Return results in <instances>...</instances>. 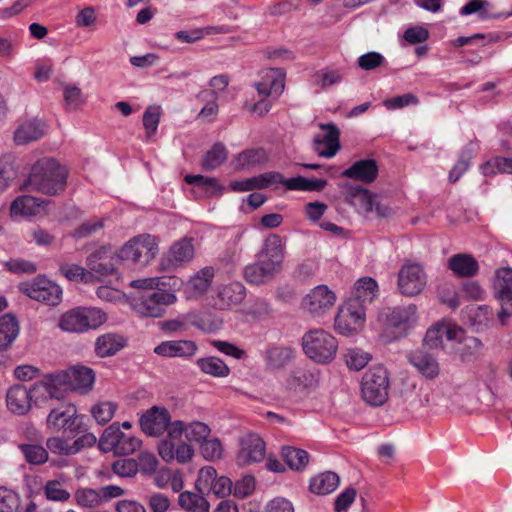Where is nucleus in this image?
<instances>
[{
	"label": "nucleus",
	"mask_w": 512,
	"mask_h": 512,
	"mask_svg": "<svg viewBox=\"0 0 512 512\" xmlns=\"http://www.w3.org/2000/svg\"><path fill=\"white\" fill-rule=\"evenodd\" d=\"M16 159L12 154H5L0 157V190L11 185L17 177Z\"/></svg>",
	"instance_id": "nucleus-41"
},
{
	"label": "nucleus",
	"mask_w": 512,
	"mask_h": 512,
	"mask_svg": "<svg viewBox=\"0 0 512 512\" xmlns=\"http://www.w3.org/2000/svg\"><path fill=\"white\" fill-rule=\"evenodd\" d=\"M130 286L135 291L130 295V304L142 317L160 316V277L132 280Z\"/></svg>",
	"instance_id": "nucleus-3"
},
{
	"label": "nucleus",
	"mask_w": 512,
	"mask_h": 512,
	"mask_svg": "<svg viewBox=\"0 0 512 512\" xmlns=\"http://www.w3.org/2000/svg\"><path fill=\"white\" fill-rule=\"evenodd\" d=\"M378 295V284L371 277H363L358 279L354 284L353 297L349 300H358L366 307Z\"/></svg>",
	"instance_id": "nucleus-30"
},
{
	"label": "nucleus",
	"mask_w": 512,
	"mask_h": 512,
	"mask_svg": "<svg viewBox=\"0 0 512 512\" xmlns=\"http://www.w3.org/2000/svg\"><path fill=\"white\" fill-rule=\"evenodd\" d=\"M385 62V57L381 53L375 51L367 52L357 59L358 66L365 71L381 67Z\"/></svg>",
	"instance_id": "nucleus-63"
},
{
	"label": "nucleus",
	"mask_w": 512,
	"mask_h": 512,
	"mask_svg": "<svg viewBox=\"0 0 512 512\" xmlns=\"http://www.w3.org/2000/svg\"><path fill=\"white\" fill-rule=\"evenodd\" d=\"M45 121L33 118L21 122L14 131L13 140L16 145H26L40 140L47 133Z\"/></svg>",
	"instance_id": "nucleus-21"
},
{
	"label": "nucleus",
	"mask_w": 512,
	"mask_h": 512,
	"mask_svg": "<svg viewBox=\"0 0 512 512\" xmlns=\"http://www.w3.org/2000/svg\"><path fill=\"white\" fill-rule=\"evenodd\" d=\"M213 278L214 268L206 266L189 279L188 288L193 292V294L201 295L208 290Z\"/></svg>",
	"instance_id": "nucleus-38"
},
{
	"label": "nucleus",
	"mask_w": 512,
	"mask_h": 512,
	"mask_svg": "<svg viewBox=\"0 0 512 512\" xmlns=\"http://www.w3.org/2000/svg\"><path fill=\"white\" fill-rule=\"evenodd\" d=\"M185 182L191 185H195L203 189L204 194L207 197L218 196L222 194V186L218 183L216 178L205 177L203 175H186L184 178Z\"/></svg>",
	"instance_id": "nucleus-39"
},
{
	"label": "nucleus",
	"mask_w": 512,
	"mask_h": 512,
	"mask_svg": "<svg viewBox=\"0 0 512 512\" xmlns=\"http://www.w3.org/2000/svg\"><path fill=\"white\" fill-rule=\"evenodd\" d=\"M140 446V439L121 432L116 448L114 450V454L129 455L135 452Z\"/></svg>",
	"instance_id": "nucleus-59"
},
{
	"label": "nucleus",
	"mask_w": 512,
	"mask_h": 512,
	"mask_svg": "<svg viewBox=\"0 0 512 512\" xmlns=\"http://www.w3.org/2000/svg\"><path fill=\"white\" fill-rule=\"evenodd\" d=\"M416 313L417 307L413 304L405 307H395L387 315V326L394 328L398 336H403L416 322Z\"/></svg>",
	"instance_id": "nucleus-23"
},
{
	"label": "nucleus",
	"mask_w": 512,
	"mask_h": 512,
	"mask_svg": "<svg viewBox=\"0 0 512 512\" xmlns=\"http://www.w3.org/2000/svg\"><path fill=\"white\" fill-rule=\"evenodd\" d=\"M202 456L208 461H215L222 457L223 447L219 439L204 440L200 445Z\"/></svg>",
	"instance_id": "nucleus-61"
},
{
	"label": "nucleus",
	"mask_w": 512,
	"mask_h": 512,
	"mask_svg": "<svg viewBox=\"0 0 512 512\" xmlns=\"http://www.w3.org/2000/svg\"><path fill=\"white\" fill-rule=\"evenodd\" d=\"M246 296V289L240 282H231L219 288L216 298V305L219 309L225 310L239 305Z\"/></svg>",
	"instance_id": "nucleus-26"
},
{
	"label": "nucleus",
	"mask_w": 512,
	"mask_h": 512,
	"mask_svg": "<svg viewBox=\"0 0 512 512\" xmlns=\"http://www.w3.org/2000/svg\"><path fill=\"white\" fill-rule=\"evenodd\" d=\"M281 455L292 470L302 471L309 462L308 452L300 448L285 446L282 448Z\"/></svg>",
	"instance_id": "nucleus-34"
},
{
	"label": "nucleus",
	"mask_w": 512,
	"mask_h": 512,
	"mask_svg": "<svg viewBox=\"0 0 512 512\" xmlns=\"http://www.w3.org/2000/svg\"><path fill=\"white\" fill-rule=\"evenodd\" d=\"M493 287L496 298L501 302L498 318L505 324V320L512 315V269L496 270Z\"/></svg>",
	"instance_id": "nucleus-12"
},
{
	"label": "nucleus",
	"mask_w": 512,
	"mask_h": 512,
	"mask_svg": "<svg viewBox=\"0 0 512 512\" xmlns=\"http://www.w3.org/2000/svg\"><path fill=\"white\" fill-rule=\"evenodd\" d=\"M389 377L383 366H375L365 372L361 383L363 399L373 406L382 405L388 398Z\"/></svg>",
	"instance_id": "nucleus-7"
},
{
	"label": "nucleus",
	"mask_w": 512,
	"mask_h": 512,
	"mask_svg": "<svg viewBox=\"0 0 512 512\" xmlns=\"http://www.w3.org/2000/svg\"><path fill=\"white\" fill-rule=\"evenodd\" d=\"M286 73L282 68H268L262 71L261 80L267 82L269 89L274 91V96L278 98L285 88Z\"/></svg>",
	"instance_id": "nucleus-46"
},
{
	"label": "nucleus",
	"mask_w": 512,
	"mask_h": 512,
	"mask_svg": "<svg viewBox=\"0 0 512 512\" xmlns=\"http://www.w3.org/2000/svg\"><path fill=\"white\" fill-rule=\"evenodd\" d=\"M370 354L357 348L349 349L345 354L347 366L353 370L363 369L370 361Z\"/></svg>",
	"instance_id": "nucleus-58"
},
{
	"label": "nucleus",
	"mask_w": 512,
	"mask_h": 512,
	"mask_svg": "<svg viewBox=\"0 0 512 512\" xmlns=\"http://www.w3.org/2000/svg\"><path fill=\"white\" fill-rule=\"evenodd\" d=\"M197 365L200 370L213 377H227L230 374V369L227 364L218 357L210 356L199 358Z\"/></svg>",
	"instance_id": "nucleus-36"
},
{
	"label": "nucleus",
	"mask_w": 512,
	"mask_h": 512,
	"mask_svg": "<svg viewBox=\"0 0 512 512\" xmlns=\"http://www.w3.org/2000/svg\"><path fill=\"white\" fill-rule=\"evenodd\" d=\"M61 275L70 281L88 283L92 280V273L77 264H62L59 267Z\"/></svg>",
	"instance_id": "nucleus-53"
},
{
	"label": "nucleus",
	"mask_w": 512,
	"mask_h": 512,
	"mask_svg": "<svg viewBox=\"0 0 512 512\" xmlns=\"http://www.w3.org/2000/svg\"><path fill=\"white\" fill-rule=\"evenodd\" d=\"M67 178L66 167L54 158L44 157L32 165L24 185L27 190L55 196L66 189Z\"/></svg>",
	"instance_id": "nucleus-1"
},
{
	"label": "nucleus",
	"mask_w": 512,
	"mask_h": 512,
	"mask_svg": "<svg viewBox=\"0 0 512 512\" xmlns=\"http://www.w3.org/2000/svg\"><path fill=\"white\" fill-rule=\"evenodd\" d=\"M302 347L308 358L321 364L331 362L337 353L338 342L330 333L315 329L302 337Z\"/></svg>",
	"instance_id": "nucleus-4"
},
{
	"label": "nucleus",
	"mask_w": 512,
	"mask_h": 512,
	"mask_svg": "<svg viewBox=\"0 0 512 512\" xmlns=\"http://www.w3.org/2000/svg\"><path fill=\"white\" fill-rule=\"evenodd\" d=\"M77 503L83 507H96L101 504L99 490L91 488L78 489L75 493Z\"/></svg>",
	"instance_id": "nucleus-60"
},
{
	"label": "nucleus",
	"mask_w": 512,
	"mask_h": 512,
	"mask_svg": "<svg viewBox=\"0 0 512 512\" xmlns=\"http://www.w3.org/2000/svg\"><path fill=\"white\" fill-rule=\"evenodd\" d=\"M327 185L324 179H307L302 176L287 178L284 187L292 191H321Z\"/></svg>",
	"instance_id": "nucleus-37"
},
{
	"label": "nucleus",
	"mask_w": 512,
	"mask_h": 512,
	"mask_svg": "<svg viewBox=\"0 0 512 512\" xmlns=\"http://www.w3.org/2000/svg\"><path fill=\"white\" fill-rule=\"evenodd\" d=\"M210 427L200 421H193L186 425V438L189 442L202 443L210 435Z\"/></svg>",
	"instance_id": "nucleus-55"
},
{
	"label": "nucleus",
	"mask_w": 512,
	"mask_h": 512,
	"mask_svg": "<svg viewBox=\"0 0 512 512\" xmlns=\"http://www.w3.org/2000/svg\"><path fill=\"white\" fill-rule=\"evenodd\" d=\"M39 396L34 384L30 389L21 384L14 385L6 394L7 407L14 414L24 415L31 409L32 398Z\"/></svg>",
	"instance_id": "nucleus-18"
},
{
	"label": "nucleus",
	"mask_w": 512,
	"mask_h": 512,
	"mask_svg": "<svg viewBox=\"0 0 512 512\" xmlns=\"http://www.w3.org/2000/svg\"><path fill=\"white\" fill-rule=\"evenodd\" d=\"M336 300L335 292L327 285L321 284L304 296L301 307L312 318H320L334 307Z\"/></svg>",
	"instance_id": "nucleus-10"
},
{
	"label": "nucleus",
	"mask_w": 512,
	"mask_h": 512,
	"mask_svg": "<svg viewBox=\"0 0 512 512\" xmlns=\"http://www.w3.org/2000/svg\"><path fill=\"white\" fill-rule=\"evenodd\" d=\"M409 363L426 379L433 380L440 373V365L436 357L423 349L409 353Z\"/></svg>",
	"instance_id": "nucleus-22"
},
{
	"label": "nucleus",
	"mask_w": 512,
	"mask_h": 512,
	"mask_svg": "<svg viewBox=\"0 0 512 512\" xmlns=\"http://www.w3.org/2000/svg\"><path fill=\"white\" fill-rule=\"evenodd\" d=\"M116 407L113 402H100L92 407L91 413L98 424L104 425L113 418Z\"/></svg>",
	"instance_id": "nucleus-56"
},
{
	"label": "nucleus",
	"mask_w": 512,
	"mask_h": 512,
	"mask_svg": "<svg viewBox=\"0 0 512 512\" xmlns=\"http://www.w3.org/2000/svg\"><path fill=\"white\" fill-rule=\"evenodd\" d=\"M184 281L175 275H162V305H170L176 301V292L180 291Z\"/></svg>",
	"instance_id": "nucleus-45"
},
{
	"label": "nucleus",
	"mask_w": 512,
	"mask_h": 512,
	"mask_svg": "<svg viewBox=\"0 0 512 512\" xmlns=\"http://www.w3.org/2000/svg\"><path fill=\"white\" fill-rule=\"evenodd\" d=\"M447 267L459 278H470L479 272L478 261L471 254L466 253L452 255L448 259Z\"/></svg>",
	"instance_id": "nucleus-25"
},
{
	"label": "nucleus",
	"mask_w": 512,
	"mask_h": 512,
	"mask_svg": "<svg viewBox=\"0 0 512 512\" xmlns=\"http://www.w3.org/2000/svg\"><path fill=\"white\" fill-rule=\"evenodd\" d=\"M321 129L325 130L323 135H317L313 141L314 151L320 157L332 158L340 149V132L336 125L321 124Z\"/></svg>",
	"instance_id": "nucleus-19"
},
{
	"label": "nucleus",
	"mask_w": 512,
	"mask_h": 512,
	"mask_svg": "<svg viewBox=\"0 0 512 512\" xmlns=\"http://www.w3.org/2000/svg\"><path fill=\"white\" fill-rule=\"evenodd\" d=\"M18 507V495L10 489L0 487V512H15Z\"/></svg>",
	"instance_id": "nucleus-64"
},
{
	"label": "nucleus",
	"mask_w": 512,
	"mask_h": 512,
	"mask_svg": "<svg viewBox=\"0 0 512 512\" xmlns=\"http://www.w3.org/2000/svg\"><path fill=\"white\" fill-rule=\"evenodd\" d=\"M240 446L236 457L237 464L240 466L258 463L265 458V442L257 434L250 433L244 436L241 439Z\"/></svg>",
	"instance_id": "nucleus-16"
},
{
	"label": "nucleus",
	"mask_w": 512,
	"mask_h": 512,
	"mask_svg": "<svg viewBox=\"0 0 512 512\" xmlns=\"http://www.w3.org/2000/svg\"><path fill=\"white\" fill-rule=\"evenodd\" d=\"M366 307L358 300H347L335 317V330L342 335H350L358 331L365 322Z\"/></svg>",
	"instance_id": "nucleus-8"
},
{
	"label": "nucleus",
	"mask_w": 512,
	"mask_h": 512,
	"mask_svg": "<svg viewBox=\"0 0 512 512\" xmlns=\"http://www.w3.org/2000/svg\"><path fill=\"white\" fill-rule=\"evenodd\" d=\"M196 351V343L190 340L162 342V356L164 357H191Z\"/></svg>",
	"instance_id": "nucleus-33"
},
{
	"label": "nucleus",
	"mask_w": 512,
	"mask_h": 512,
	"mask_svg": "<svg viewBox=\"0 0 512 512\" xmlns=\"http://www.w3.org/2000/svg\"><path fill=\"white\" fill-rule=\"evenodd\" d=\"M227 159V150L222 143H215L210 150L206 152L202 159V167L205 170H214Z\"/></svg>",
	"instance_id": "nucleus-49"
},
{
	"label": "nucleus",
	"mask_w": 512,
	"mask_h": 512,
	"mask_svg": "<svg viewBox=\"0 0 512 512\" xmlns=\"http://www.w3.org/2000/svg\"><path fill=\"white\" fill-rule=\"evenodd\" d=\"M217 479V471L212 466H205L199 470L195 488L200 494L209 491L215 480Z\"/></svg>",
	"instance_id": "nucleus-57"
},
{
	"label": "nucleus",
	"mask_w": 512,
	"mask_h": 512,
	"mask_svg": "<svg viewBox=\"0 0 512 512\" xmlns=\"http://www.w3.org/2000/svg\"><path fill=\"white\" fill-rule=\"evenodd\" d=\"M34 390L41 396L46 393L51 399H63L65 392L71 390L69 369L46 375L43 380L34 384Z\"/></svg>",
	"instance_id": "nucleus-14"
},
{
	"label": "nucleus",
	"mask_w": 512,
	"mask_h": 512,
	"mask_svg": "<svg viewBox=\"0 0 512 512\" xmlns=\"http://www.w3.org/2000/svg\"><path fill=\"white\" fill-rule=\"evenodd\" d=\"M158 254V245L154 237L150 235H139L126 244L116 252L121 261L131 262L140 266L147 265Z\"/></svg>",
	"instance_id": "nucleus-6"
},
{
	"label": "nucleus",
	"mask_w": 512,
	"mask_h": 512,
	"mask_svg": "<svg viewBox=\"0 0 512 512\" xmlns=\"http://www.w3.org/2000/svg\"><path fill=\"white\" fill-rule=\"evenodd\" d=\"M268 154L263 148L248 149L239 153L236 157L237 168H248L267 162Z\"/></svg>",
	"instance_id": "nucleus-43"
},
{
	"label": "nucleus",
	"mask_w": 512,
	"mask_h": 512,
	"mask_svg": "<svg viewBox=\"0 0 512 512\" xmlns=\"http://www.w3.org/2000/svg\"><path fill=\"white\" fill-rule=\"evenodd\" d=\"M263 357L268 369L279 370L294 358V350L287 346H271L265 350Z\"/></svg>",
	"instance_id": "nucleus-28"
},
{
	"label": "nucleus",
	"mask_w": 512,
	"mask_h": 512,
	"mask_svg": "<svg viewBox=\"0 0 512 512\" xmlns=\"http://www.w3.org/2000/svg\"><path fill=\"white\" fill-rule=\"evenodd\" d=\"M284 260V248L278 235L269 236L258 254L257 261L272 274L279 273Z\"/></svg>",
	"instance_id": "nucleus-13"
},
{
	"label": "nucleus",
	"mask_w": 512,
	"mask_h": 512,
	"mask_svg": "<svg viewBox=\"0 0 512 512\" xmlns=\"http://www.w3.org/2000/svg\"><path fill=\"white\" fill-rule=\"evenodd\" d=\"M119 264V257L110 246H102L92 253L86 259V265L89 271L99 276H108L116 272Z\"/></svg>",
	"instance_id": "nucleus-15"
},
{
	"label": "nucleus",
	"mask_w": 512,
	"mask_h": 512,
	"mask_svg": "<svg viewBox=\"0 0 512 512\" xmlns=\"http://www.w3.org/2000/svg\"><path fill=\"white\" fill-rule=\"evenodd\" d=\"M20 325L12 313L0 317V352L8 350L17 339Z\"/></svg>",
	"instance_id": "nucleus-27"
},
{
	"label": "nucleus",
	"mask_w": 512,
	"mask_h": 512,
	"mask_svg": "<svg viewBox=\"0 0 512 512\" xmlns=\"http://www.w3.org/2000/svg\"><path fill=\"white\" fill-rule=\"evenodd\" d=\"M179 505L189 512H209L208 501L200 494L190 491L182 492L178 497Z\"/></svg>",
	"instance_id": "nucleus-40"
},
{
	"label": "nucleus",
	"mask_w": 512,
	"mask_h": 512,
	"mask_svg": "<svg viewBox=\"0 0 512 512\" xmlns=\"http://www.w3.org/2000/svg\"><path fill=\"white\" fill-rule=\"evenodd\" d=\"M492 4L487 0H470L460 10L461 15L478 14L481 20L500 19L499 13H491Z\"/></svg>",
	"instance_id": "nucleus-42"
},
{
	"label": "nucleus",
	"mask_w": 512,
	"mask_h": 512,
	"mask_svg": "<svg viewBox=\"0 0 512 512\" xmlns=\"http://www.w3.org/2000/svg\"><path fill=\"white\" fill-rule=\"evenodd\" d=\"M19 290L29 298L46 305L56 306L61 302L62 289L45 277H37L33 281L19 284Z\"/></svg>",
	"instance_id": "nucleus-9"
},
{
	"label": "nucleus",
	"mask_w": 512,
	"mask_h": 512,
	"mask_svg": "<svg viewBox=\"0 0 512 512\" xmlns=\"http://www.w3.org/2000/svg\"><path fill=\"white\" fill-rule=\"evenodd\" d=\"M427 284L424 268L417 263L404 264L398 272V289L405 296L420 294Z\"/></svg>",
	"instance_id": "nucleus-11"
},
{
	"label": "nucleus",
	"mask_w": 512,
	"mask_h": 512,
	"mask_svg": "<svg viewBox=\"0 0 512 512\" xmlns=\"http://www.w3.org/2000/svg\"><path fill=\"white\" fill-rule=\"evenodd\" d=\"M194 239L192 237H184L175 241L169 248L165 256L164 268H180L190 263L195 255Z\"/></svg>",
	"instance_id": "nucleus-17"
},
{
	"label": "nucleus",
	"mask_w": 512,
	"mask_h": 512,
	"mask_svg": "<svg viewBox=\"0 0 512 512\" xmlns=\"http://www.w3.org/2000/svg\"><path fill=\"white\" fill-rule=\"evenodd\" d=\"M71 390L87 393L93 387L95 381L94 371L86 366H73L69 369Z\"/></svg>",
	"instance_id": "nucleus-29"
},
{
	"label": "nucleus",
	"mask_w": 512,
	"mask_h": 512,
	"mask_svg": "<svg viewBox=\"0 0 512 512\" xmlns=\"http://www.w3.org/2000/svg\"><path fill=\"white\" fill-rule=\"evenodd\" d=\"M340 483L339 476L331 471L320 473L310 480V491L318 495L332 493Z\"/></svg>",
	"instance_id": "nucleus-32"
},
{
	"label": "nucleus",
	"mask_w": 512,
	"mask_h": 512,
	"mask_svg": "<svg viewBox=\"0 0 512 512\" xmlns=\"http://www.w3.org/2000/svg\"><path fill=\"white\" fill-rule=\"evenodd\" d=\"M125 344V339L118 334H104L96 339L95 352L102 358L112 356L121 350Z\"/></svg>",
	"instance_id": "nucleus-31"
},
{
	"label": "nucleus",
	"mask_w": 512,
	"mask_h": 512,
	"mask_svg": "<svg viewBox=\"0 0 512 512\" xmlns=\"http://www.w3.org/2000/svg\"><path fill=\"white\" fill-rule=\"evenodd\" d=\"M189 322L197 329L207 333L216 332L222 326V320L211 313H202L193 316L190 315Z\"/></svg>",
	"instance_id": "nucleus-48"
},
{
	"label": "nucleus",
	"mask_w": 512,
	"mask_h": 512,
	"mask_svg": "<svg viewBox=\"0 0 512 512\" xmlns=\"http://www.w3.org/2000/svg\"><path fill=\"white\" fill-rule=\"evenodd\" d=\"M75 414V407L68 406L65 409H52L47 416V426L54 430H66L70 418Z\"/></svg>",
	"instance_id": "nucleus-44"
},
{
	"label": "nucleus",
	"mask_w": 512,
	"mask_h": 512,
	"mask_svg": "<svg viewBox=\"0 0 512 512\" xmlns=\"http://www.w3.org/2000/svg\"><path fill=\"white\" fill-rule=\"evenodd\" d=\"M120 427L118 423H113L110 426H108L102 436L100 437L98 446L99 449L103 452H113L116 448L117 442L119 440L120 434H121Z\"/></svg>",
	"instance_id": "nucleus-52"
},
{
	"label": "nucleus",
	"mask_w": 512,
	"mask_h": 512,
	"mask_svg": "<svg viewBox=\"0 0 512 512\" xmlns=\"http://www.w3.org/2000/svg\"><path fill=\"white\" fill-rule=\"evenodd\" d=\"M106 320V313L99 308L76 307L60 317L59 327L63 331L83 333L100 327Z\"/></svg>",
	"instance_id": "nucleus-5"
},
{
	"label": "nucleus",
	"mask_w": 512,
	"mask_h": 512,
	"mask_svg": "<svg viewBox=\"0 0 512 512\" xmlns=\"http://www.w3.org/2000/svg\"><path fill=\"white\" fill-rule=\"evenodd\" d=\"M379 168L374 159H361L354 162L349 168L345 169L341 176L370 184L378 176Z\"/></svg>",
	"instance_id": "nucleus-24"
},
{
	"label": "nucleus",
	"mask_w": 512,
	"mask_h": 512,
	"mask_svg": "<svg viewBox=\"0 0 512 512\" xmlns=\"http://www.w3.org/2000/svg\"><path fill=\"white\" fill-rule=\"evenodd\" d=\"M342 194L345 203L353 206L358 213L368 214L373 211L374 199L367 189L346 183L342 185Z\"/></svg>",
	"instance_id": "nucleus-20"
},
{
	"label": "nucleus",
	"mask_w": 512,
	"mask_h": 512,
	"mask_svg": "<svg viewBox=\"0 0 512 512\" xmlns=\"http://www.w3.org/2000/svg\"><path fill=\"white\" fill-rule=\"evenodd\" d=\"M44 494L48 500L64 502L70 498V493L63 488L62 483L50 480L44 486Z\"/></svg>",
	"instance_id": "nucleus-62"
},
{
	"label": "nucleus",
	"mask_w": 512,
	"mask_h": 512,
	"mask_svg": "<svg viewBox=\"0 0 512 512\" xmlns=\"http://www.w3.org/2000/svg\"><path fill=\"white\" fill-rule=\"evenodd\" d=\"M244 277L251 284H263L274 276L269 273L258 261L247 265L244 269Z\"/></svg>",
	"instance_id": "nucleus-54"
},
{
	"label": "nucleus",
	"mask_w": 512,
	"mask_h": 512,
	"mask_svg": "<svg viewBox=\"0 0 512 512\" xmlns=\"http://www.w3.org/2000/svg\"><path fill=\"white\" fill-rule=\"evenodd\" d=\"M139 424L142 432L148 436L157 437L160 435V407L154 405L145 411L140 419Z\"/></svg>",
	"instance_id": "nucleus-35"
},
{
	"label": "nucleus",
	"mask_w": 512,
	"mask_h": 512,
	"mask_svg": "<svg viewBox=\"0 0 512 512\" xmlns=\"http://www.w3.org/2000/svg\"><path fill=\"white\" fill-rule=\"evenodd\" d=\"M145 129L146 139L151 140L155 137L160 122V106L151 105L147 107L142 118Z\"/></svg>",
	"instance_id": "nucleus-50"
},
{
	"label": "nucleus",
	"mask_w": 512,
	"mask_h": 512,
	"mask_svg": "<svg viewBox=\"0 0 512 512\" xmlns=\"http://www.w3.org/2000/svg\"><path fill=\"white\" fill-rule=\"evenodd\" d=\"M40 201L36 197L23 195L17 197L11 204V213L20 215H35L39 212Z\"/></svg>",
	"instance_id": "nucleus-47"
},
{
	"label": "nucleus",
	"mask_w": 512,
	"mask_h": 512,
	"mask_svg": "<svg viewBox=\"0 0 512 512\" xmlns=\"http://www.w3.org/2000/svg\"><path fill=\"white\" fill-rule=\"evenodd\" d=\"M162 460H176L184 464L189 462L193 455V447L183 441V435H186V424L181 420H172L169 411L162 408Z\"/></svg>",
	"instance_id": "nucleus-2"
},
{
	"label": "nucleus",
	"mask_w": 512,
	"mask_h": 512,
	"mask_svg": "<svg viewBox=\"0 0 512 512\" xmlns=\"http://www.w3.org/2000/svg\"><path fill=\"white\" fill-rule=\"evenodd\" d=\"M19 449L30 464L41 465L48 460V452L41 445L20 444Z\"/></svg>",
	"instance_id": "nucleus-51"
}]
</instances>
